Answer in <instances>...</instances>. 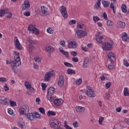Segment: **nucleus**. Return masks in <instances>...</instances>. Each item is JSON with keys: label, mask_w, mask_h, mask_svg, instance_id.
<instances>
[{"label": "nucleus", "mask_w": 129, "mask_h": 129, "mask_svg": "<svg viewBox=\"0 0 129 129\" xmlns=\"http://www.w3.org/2000/svg\"><path fill=\"white\" fill-rule=\"evenodd\" d=\"M53 44L49 43L47 44L45 47V51L47 52V53H52V52H54L55 51V48L53 47Z\"/></svg>", "instance_id": "f8f14e48"}, {"label": "nucleus", "mask_w": 129, "mask_h": 129, "mask_svg": "<svg viewBox=\"0 0 129 129\" xmlns=\"http://www.w3.org/2000/svg\"><path fill=\"white\" fill-rule=\"evenodd\" d=\"M38 110L41 113H42V114H45V109H44V108L40 107L38 109Z\"/></svg>", "instance_id": "37998d69"}, {"label": "nucleus", "mask_w": 129, "mask_h": 129, "mask_svg": "<svg viewBox=\"0 0 129 129\" xmlns=\"http://www.w3.org/2000/svg\"><path fill=\"white\" fill-rule=\"evenodd\" d=\"M29 44V51L31 53V52H33L35 49V41H33V40L29 39L28 41Z\"/></svg>", "instance_id": "ddd939ff"}, {"label": "nucleus", "mask_w": 129, "mask_h": 129, "mask_svg": "<svg viewBox=\"0 0 129 129\" xmlns=\"http://www.w3.org/2000/svg\"><path fill=\"white\" fill-rule=\"evenodd\" d=\"M29 91L31 92V93H34V91H35V89L34 88H30L29 89Z\"/></svg>", "instance_id": "774afa93"}, {"label": "nucleus", "mask_w": 129, "mask_h": 129, "mask_svg": "<svg viewBox=\"0 0 129 129\" xmlns=\"http://www.w3.org/2000/svg\"><path fill=\"white\" fill-rule=\"evenodd\" d=\"M28 31H32L33 34L39 35V30L36 28V25L30 24L28 27Z\"/></svg>", "instance_id": "6e6552de"}, {"label": "nucleus", "mask_w": 129, "mask_h": 129, "mask_svg": "<svg viewBox=\"0 0 129 129\" xmlns=\"http://www.w3.org/2000/svg\"><path fill=\"white\" fill-rule=\"evenodd\" d=\"M123 64L125 67H129V63L128 61H127V59H124L123 60Z\"/></svg>", "instance_id": "ea45409f"}, {"label": "nucleus", "mask_w": 129, "mask_h": 129, "mask_svg": "<svg viewBox=\"0 0 129 129\" xmlns=\"http://www.w3.org/2000/svg\"><path fill=\"white\" fill-rule=\"evenodd\" d=\"M27 117L28 119H29V120H34V114L33 113H28L27 114Z\"/></svg>", "instance_id": "bb28decb"}, {"label": "nucleus", "mask_w": 129, "mask_h": 129, "mask_svg": "<svg viewBox=\"0 0 129 129\" xmlns=\"http://www.w3.org/2000/svg\"><path fill=\"white\" fill-rule=\"evenodd\" d=\"M72 60L73 61V62H75L76 63L79 61L78 57H74L72 59Z\"/></svg>", "instance_id": "4d7b16f0"}, {"label": "nucleus", "mask_w": 129, "mask_h": 129, "mask_svg": "<svg viewBox=\"0 0 129 129\" xmlns=\"http://www.w3.org/2000/svg\"><path fill=\"white\" fill-rule=\"evenodd\" d=\"M33 116L35 118H37L38 119H39V118H41V115L40 114L37 113V112H33Z\"/></svg>", "instance_id": "473e14b6"}, {"label": "nucleus", "mask_w": 129, "mask_h": 129, "mask_svg": "<svg viewBox=\"0 0 129 129\" xmlns=\"http://www.w3.org/2000/svg\"><path fill=\"white\" fill-rule=\"evenodd\" d=\"M101 81H104L106 79L105 77H104V75H102V76L100 77Z\"/></svg>", "instance_id": "0e129e2a"}, {"label": "nucleus", "mask_w": 129, "mask_h": 129, "mask_svg": "<svg viewBox=\"0 0 129 129\" xmlns=\"http://www.w3.org/2000/svg\"><path fill=\"white\" fill-rule=\"evenodd\" d=\"M58 85L59 87H62L64 86V77L60 76L58 80Z\"/></svg>", "instance_id": "a211bd4d"}, {"label": "nucleus", "mask_w": 129, "mask_h": 129, "mask_svg": "<svg viewBox=\"0 0 129 129\" xmlns=\"http://www.w3.org/2000/svg\"><path fill=\"white\" fill-rule=\"evenodd\" d=\"M76 110L77 111V112L82 113V112H84V111H85V108H84V107L78 106V107H76Z\"/></svg>", "instance_id": "412c9836"}, {"label": "nucleus", "mask_w": 129, "mask_h": 129, "mask_svg": "<svg viewBox=\"0 0 129 129\" xmlns=\"http://www.w3.org/2000/svg\"><path fill=\"white\" fill-rule=\"evenodd\" d=\"M101 2V0H98L97 1L96 3L95 4L94 9L97 10L98 9H99V8H100Z\"/></svg>", "instance_id": "c85d7f7f"}, {"label": "nucleus", "mask_w": 129, "mask_h": 129, "mask_svg": "<svg viewBox=\"0 0 129 129\" xmlns=\"http://www.w3.org/2000/svg\"><path fill=\"white\" fill-rule=\"evenodd\" d=\"M64 65H65V66H67V67H73V65H72V64L67 62H64Z\"/></svg>", "instance_id": "49530a36"}, {"label": "nucleus", "mask_w": 129, "mask_h": 129, "mask_svg": "<svg viewBox=\"0 0 129 129\" xmlns=\"http://www.w3.org/2000/svg\"><path fill=\"white\" fill-rule=\"evenodd\" d=\"M41 13L44 16H48L50 13L48 11V8L46 7L45 6H41Z\"/></svg>", "instance_id": "f3484780"}, {"label": "nucleus", "mask_w": 129, "mask_h": 129, "mask_svg": "<svg viewBox=\"0 0 129 129\" xmlns=\"http://www.w3.org/2000/svg\"><path fill=\"white\" fill-rule=\"evenodd\" d=\"M111 86V82H109L105 84L106 89H108Z\"/></svg>", "instance_id": "a18cd8bd"}, {"label": "nucleus", "mask_w": 129, "mask_h": 129, "mask_svg": "<svg viewBox=\"0 0 129 129\" xmlns=\"http://www.w3.org/2000/svg\"><path fill=\"white\" fill-rule=\"evenodd\" d=\"M89 58L88 57H86L84 60V62L88 64L89 63Z\"/></svg>", "instance_id": "680f3d73"}, {"label": "nucleus", "mask_w": 129, "mask_h": 129, "mask_svg": "<svg viewBox=\"0 0 129 129\" xmlns=\"http://www.w3.org/2000/svg\"><path fill=\"white\" fill-rule=\"evenodd\" d=\"M41 87L42 88V90L45 91L46 90V88H47V85L45 83H42L41 85Z\"/></svg>", "instance_id": "603ef678"}, {"label": "nucleus", "mask_w": 129, "mask_h": 129, "mask_svg": "<svg viewBox=\"0 0 129 129\" xmlns=\"http://www.w3.org/2000/svg\"><path fill=\"white\" fill-rule=\"evenodd\" d=\"M103 120H104V117H100L98 121L99 124H100L101 125H102V122L103 121Z\"/></svg>", "instance_id": "79ce46f5"}, {"label": "nucleus", "mask_w": 129, "mask_h": 129, "mask_svg": "<svg viewBox=\"0 0 129 129\" xmlns=\"http://www.w3.org/2000/svg\"><path fill=\"white\" fill-rule=\"evenodd\" d=\"M108 58L111 62H114L115 61V56H114L112 52L108 53Z\"/></svg>", "instance_id": "6ab92c4d"}, {"label": "nucleus", "mask_w": 129, "mask_h": 129, "mask_svg": "<svg viewBox=\"0 0 129 129\" xmlns=\"http://www.w3.org/2000/svg\"><path fill=\"white\" fill-rule=\"evenodd\" d=\"M85 93L87 95V97H90V98H94V97H95V92L92 90L90 86H87V90L85 91Z\"/></svg>", "instance_id": "20e7f679"}, {"label": "nucleus", "mask_w": 129, "mask_h": 129, "mask_svg": "<svg viewBox=\"0 0 129 129\" xmlns=\"http://www.w3.org/2000/svg\"><path fill=\"white\" fill-rule=\"evenodd\" d=\"M24 15L25 16V17H29L31 15V12H26L24 13Z\"/></svg>", "instance_id": "6e6d98bb"}, {"label": "nucleus", "mask_w": 129, "mask_h": 129, "mask_svg": "<svg viewBox=\"0 0 129 129\" xmlns=\"http://www.w3.org/2000/svg\"><path fill=\"white\" fill-rule=\"evenodd\" d=\"M122 39L123 41H125V42L127 41V40H129L128 35L126 33L123 32L122 34Z\"/></svg>", "instance_id": "5701e85b"}, {"label": "nucleus", "mask_w": 129, "mask_h": 129, "mask_svg": "<svg viewBox=\"0 0 129 129\" xmlns=\"http://www.w3.org/2000/svg\"><path fill=\"white\" fill-rule=\"evenodd\" d=\"M15 46L18 50H22L23 49V47L22 46V45H21V43H20V41H19V39H18V37H15Z\"/></svg>", "instance_id": "2eb2a0df"}, {"label": "nucleus", "mask_w": 129, "mask_h": 129, "mask_svg": "<svg viewBox=\"0 0 129 129\" xmlns=\"http://www.w3.org/2000/svg\"><path fill=\"white\" fill-rule=\"evenodd\" d=\"M0 104L2 105H8V104H9L8 98H6L3 100L0 99Z\"/></svg>", "instance_id": "b1692460"}, {"label": "nucleus", "mask_w": 129, "mask_h": 129, "mask_svg": "<svg viewBox=\"0 0 129 129\" xmlns=\"http://www.w3.org/2000/svg\"><path fill=\"white\" fill-rule=\"evenodd\" d=\"M78 29H85V26L83 23H79L77 25Z\"/></svg>", "instance_id": "72a5a7b5"}, {"label": "nucleus", "mask_w": 129, "mask_h": 129, "mask_svg": "<svg viewBox=\"0 0 129 129\" xmlns=\"http://www.w3.org/2000/svg\"><path fill=\"white\" fill-rule=\"evenodd\" d=\"M6 12H7V9H3L0 10V17L2 18L6 15Z\"/></svg>", "instance_id": "e433bc0d"}, {"label": "nucleus", "mask_w": 129, "mask_h": 129, "mask_svg": "<svg viewBox=\"0 0 129 129\" xmlns=\"http://www.w3.org/2000/svg\"><path fill=\"white\" fill-rule=\"evenodd\" d=\"M113 45V41L112 40H109L106 43L102 44V49L105 51H110L112 49V45Z\"/></svg>", "instance_id": "7ed1b4c3"}, {"label": "nucleus", "mask_w": 129, "mask_h": 129, "mask_svg": "<svg viewBox=\"0 0 129 129\" xmlns=\"http://www.w3.org/2000/svg\"><path fill=\"white\" fill-rule=\"evenodd\" d=\"M121 11L123 13H124V14H126V13H127V10H126V6L125 5H122Z\"/></svg>", "instance_id": "c756f323"}, {"label": "nucleus", "mask_w": 129, "mask_h": 129, "mask_svg": "<svg viewBox=\"0 0 129 129\" xmlns=\"http://www.w3.org/2000/svg\"><path fill=\"white\" fill-rule=\"evenodd\" d=\"M73 124L74 127H78V122L75 121Z\"/></svg>", "instance_id": "e2e57ef3"}, {"label": "nucleus", "mask_w": 129, "mask_h": 129, "mask_svg": "<svg viewBox=\"0 0 129 129\" xmlns=\"http://www.w3.org/2000/svg\"><path fill=\"white\" fill-rule=\"evenodd\" d=\"M114 67H115L114 64H113V63H110L108 65V69H109V70H110V69H113V68H114Z\"/></svg>", "instance_id": "de8ad7c7"}, {"label": "nucleus", "mask_w": 129, "mask_h": 129, "mask_svg": "<svg viewBox=\"0 0 129 129\" xmlns=\"http://www.w3.org/2000/svg\"><path fill=\"white\" fill-rule=\"evenodd\" d=\"M34 60L35 62H41V58L40 57H35Z\"/></svg>", "instance_id": "bf43d9fd"}, {"label": "nucleus", "mask_w": 129, "mask_h": 129, "mask_svg": "<svg viewBox=\"0 0 129 129\" xmlns=\"http://www.w3.org/2000/svg\"><path fill=\"white\" fill-rule=\"evenodd\" d=\"M68 48L69 49H74L75 48H77V44L75 41H72L71 40H69L68 41Z\"/></svg>", "instance_id": "4468645a"}, {"label": "nucleus", "mask_w": 129, "mask_h": 129, "mask_svg": "<svg viewBox=\"0 0 129 129\" xmlns=\"http://www.w3.org/2000/svg\"><path fill=\"white\" fill-rule=\"evenodd\" d=\"M117 27L123 29L125 27V23L122 21H119L117 23Z\"/></svg>", "instance_id": "393cba45"}, {"label": "nucleus", "mask_w": 129, "mask_h": 129, "mask_svg": "<svg viewBox=\"0 0 129 129\" xmlns=\"http://www.w3.org/2000/svg\"><path fill=\"white\" fill-rule=\"evenodd\" d=\"M93 21L94 22H98V21H100V19L97 16H94Z\"/></svg>", "instance_id": "3c124183"}, {"label": "nucleus", "mask_w": 129, "mask_h": 129, "mask_svg": "<svg viewBox=\"0 0 129 129\" xmlns=\"http://www.w3.org/2000/svg\"><path fill=\"white\" fill-rule=\"evenodd\" d=\"M60 13L64 19H67L68 18V13H67V11L65 6H62L60 7Z\"/></svg>", "instance_id": "9b49d317"}, {"label": "nucleus", "mask_w": 129, "mask_h": 129, "mask_svg": "<svg viewBox=\"0 0 129 129\" xmlns=\"http://www.w3.org/2000/svg\"><path fill=\"white\" fill-rule=\"evenodd\" d=\"M25 85L27 89H30V88H32V85H31V84L29 83L28 82L25 83Z\"/></svg>", "instance_id": "4c0bfd02"}, {"label": "nucleus", "mask_w": 129, "mask_h": 129, "mask_svg": "<svg viewBox=\"0 0 129 129\" xmlns=\"http://www.w3.org/2000/svg\"><path fill=\"white\" fill-rule=\"evenodd\" d=\"M76 35H77L78 38H84L87 36V32L85 31H83L80 29H77L76 31Z\"/></svg>", "instance_id": "0eeeda50"}, {"label": "nucleus", "mask_w": 129, "mask_h": 129, "mask_svg": "<svg viewBox=\"0 0 129 129\" xmlns=\"http://www.w3.org/2000/svg\"><path fill=\"white\" fill-rule=\"evenodd\" d=\"M53 74H54V71L47 72L45 74V75L44 77V81L45 82H48V81H50V80L51 79V77L53 76Z\"/></svg>", "instance_id": "9d476101"}, {"label": "nucleus", "mask_w": 129, "mask_h": 129, "mask_svg": "<svg viewBox=\"0 0 129 129\" xmlns=\"http://www.w3.org/2000/svg\"><path fill=\"white\" fill-rule=\"evenodd\" d=\"M15 59H17V61L15 62L16 63L14 64L13 66H11V67L14 73L17 74V73H18L17 67H19V66H20V65L22 64V62L21 61V58L20 57V53L15 55Z\"/></svg>", "instance_id": "f257e3e1"}, {"label": "nucleus", "mask_w": 129, "mask_h": 129, "mask_svg": "<svg viewBox=\"0 0 129 129\" xmlns=\"http://www.w3.org/2000/svg\"><path fill=\"white\" fill-rule=\"evenodd\" d=\"M49 125L52 128H59V127L61 126V122L56 118H52L49 121Z\"/></svg>", "instance_id": "f03ea898"}, {"label": "nucleus", "mask_w": 129, "mask_h": 129, "mask_svg": "<svg viewBox=\"0 0 129 129\" xmlns=\"http://www.w3.org/2000/svg\"><path fill=\"white\" fill-rule=\"evenodd\" d=\"M30 8L31 4H30V1H29L28 0L25 1L22 4V11H28V10H30Z\"/></svg>", "instance_id": "1a4fd4ad"}, {"label": "nucleus", "mask_w": 129, "mask_h": 129, "mask_svg": "<svg viewBox=\"0 0 129 129\" xmlns=\"http://www.w3.org/2000/svg\"><path fill=\"white\" fill-rule=\"evenodd\" d=\"M20 113L22 115H27L30 111V109L29 108V106L27 105H24L21 107L19 109Z\"/></svg>", "instance_id": "423d86ee"}, {"label": "nucleus", "mask_w": 129, "mask_h": 129, "mask_svg": "<svg viewBox=\"0 0 129 129\" xmlns=\"http://www.w3.org/2000/svg\"><path fill=\"white\" fill-rule=\"evenodd\" d=\"M129 91L127 88H124L123 94L124 96H129Z\"/></svg>", "instance_id": "7c9ffc66"}, {"label": "nucleus", "mask_w": 129, "mask_h": 129, "mask_svg": "<svg viewBox=\"0 0 129 129\" xmlns=\"http://www.w3.org/2000/svg\"><path fill=\"white\" fill-rule=\"evenodd\" d=\"M4 90H5V91H9V90H10L9 87H8V84H5Z\"/></svg>", "instance_id": "864d4df0"}, {"label": "nucleus", "mask_w": 129, "mask_h": 129, "mask_svg": "<svg viewBox=\"0 0 129 129\" xmlns=\"http://www.w3.org/2000/svg\"><path fill=\"white\" fill-rule=\"evenodd\" d=\"M67 72L68 74H69V75L75 74V73H76L75 71L72 70V69H68Z\"/></svg>", "instance_id": "58836bf2"}, {"label": "nucleus", "mask_w": 129, "mask_h": 129, "mask_svg": "<svg viewBox=\"0 0 129 129\" xmlns=\"http://www.w3.org/2000/svg\"><path fill=\"white\" fill-rule=\"evenodd\" d=\"M107 26H113L114 25V23L110 20H108L107 21Z\"/></svg>", "instance_id": "c03bdc74"}, {"label": "nucleus", "mask_w": 129, "mask_h": 129, "mask_svg": "<svg viewBox=\"0 0 129 129\" xmlns=\"http://www.w3.org/2000/svg\"><path fill=\"white\" fill-rule=\"evenodd\" d=\"M103 17L105 20H107V14L105 12L103 13Z\"/></svg>", "instance_id": "338daca9"}, {"label": "nucleus", "mask_w": 129, "mask_h": 129, "mask_svg": "<svg viewBox=\"0 0 129 129\" xmlns=\"http://www.w3.org/2000/svg\"><path fill=\"white\" fill-rule=\"evenodd\" d=\"M47 32L48 34H53V29L49 27L47 29Z\"/></svg>", "instance_id": "09e8293b"}, {"label": "nucleus", "mask_w": 129, "mask_h": 129, "mask_svg": "<svg viewBox=\"0 0 129 129\" xmlns=\"http://www.w3.org/2000/svg\"><path fill=\"white\" fill-rule=\"evenodd\" d=\"M47 114L48 116H55L56 115V113L52 111H48Z\"/></svg>", "instance_id": "c9c22d12"}, {"label": "nucleus", "mask_w": 129, "mask_h": 129, "mask_svg": "<svg viewBox=\"0 0 129 129\" xmlns=\"http://www.w3.org/2000/svg\"><path fill=\"white\" fill-rule=\"evenodd\" d=\"M60 45H61L62 47H65L66 46V45H65V41L63 40L60 41Z\"/></svg>", "instance_id": "13d9d810"}, {"label": "nucleus", "mask_w": 129, "mask_h": 129, "mask_svg": "<svg viewBox=\"0 0 129 129\" xmlns=\"http://www.w3.org/2000/svg\"><path fill=\"white\" fill-rule=\"evenodd\" d=\"M102 4L104 8H105V9H106V8H108V7H109V2L108 1L103 0V1H102Z\"/></svg>", "instance_id": "cd10ccee"}, {"label": "nucleus", "mask_w": 129, "mask_h": 129, "mask_svg": "<svg viewBox=\"0 0 129 129\" xmlns=\"http://www.w3.org/2000/svg\"><path fill=\"white\" fill-rule=\"evenodd\" d=\"M76 83L78 85H80V84H81V83H82V79L80 78L79 80H77Z\"/></svg>", "instance_id": "8fccbe9b"}, {"label": "nucleus", "mask_w": 129, "mask_h": 129, "mask_svg": "<svg viewBox=\"0 0 129 129\" xmlns=\"http://www.w3.org/2000/svg\"><path fill=\"white\" fill-rule=\"evenodd\" d=\"M6 14L8 15L7 17L8 19H11L13 17V14L8 10H6Z\"/></svg>", "instance_id": "f704fd0d"}, {"label": "nucleus", "mask_w": 129, "mask_h": 129, "mask_svg": "<svg viewBox=\"0 0 129 129\" xmlns=\"http://www.w3.org/2000/svg\"><path fill=\"white\" fill-rule=\"evenodd\" d=\"M18 61V59H15V56L14 57V59L11 60V61L9 60H7L6 63L8 65L10 64L11 66H14V64H16V62Z\"/></svg>", "instance_id": "4be33fe9"}, {"label": "nucleus", "mask_w": 129, "mask_h": 129, "mask_svg": "<svg viewBox=\"0 0 129 129\" xmlns=\"http://www.w3.org/2000/svg\"><path fill=\"white\" fill-rule=\"evenodd\" d=\"M53 102L55 105H56V106H59V105H61L62 103H63V101L61 99H57L54 100Z\"/></svg>", "instance_id": "aec40b11"}, {"label": "nucleus", "mask_w": 129, "mask_h": 129, "mask_svg": "<svg viewBox=\"0 0 129 129\" xmlns=\"http://www.w3.org/2000/svg\"><path fill=\"white\" fill-rule=\"evenodd\" d=\"M7 81V78L4 77L0 78V82H6Z\"/></svg>", "instance_id": "5fc2aeb1"}, {"label": "nucleus", "mask_w": 129, "mask_h": 129, "mask_svg": "<svg viewBox=\"0 0 129 129\" xmlns=\"http://www.w3.org/2000/svg\"><path fill=\"white\" fill-rule=\"evenodd\" d=\"M100 35H101L100 32H98L97 33V35L96 36V40L99 44H103L102 39H103V36H100Z\"/></svg>", "instance_id": "dca6fc26"}, {"label": "nucleus", "mask_w": 129, "mask_h": 129, "mask_svg": "<svg viewBox=\"0 0 129 129\" xmlns=\"http://www.w3.org/2000/svg\"><path fill=\"white\" fill-rule=\"evenodd\" d=\"M58 50H59V52H60V53H62V54L66 56V57H69V53H68V52L65 51L64 50H63V48L60 47L58 48Z\"/></svg>", "instance_id": "a878e982"}, {"label": "nucleus", "mask_w": 129, "mask_h": 129, "mask_svg": "<svg viewBox=\"0 0 129 129\" xmlns=\"http://www.w3.org/2000/svg\"><path fill=\"white\" fill-rule=\"evenodd\" d=\"M8 111V113H9V114L12 115V114H13V113H14V112H13V110H12V109H11V108H9Z\"/></svg>", "instance_id": "69168bd1"}, {"label": "nucleus", "mask_w": 129, "mask_h": 129, "mask_svg": "<svg viewBox=\"0 0 129 129\" xmlns=\"http://www.w3.org/2000/svg\"><path fill=\"white\" fill-rule=\"evenodd\" d=\"M54 92H55V88L53 87H50L47 91V99L52 102L54 100V98H53V95H54Z\"/></svg>", "instance_id": "39448f33"}, {"label": "nucleus", "mask_w": 129, "mask_h": 129, "mask_svg": "<svg viewBox=\"0 0 129 129\" xmlns=\"http://www.w3.org/2000/svg\"><path fill=\"white\" fill-rule=\"evenodd\" d=\"M9 103H10V105L11 106H12V107H14V106H17V103H16V102L15 101H13L12 100H11Z\"/></svg>", "instance_id": "a19ab883"}, {"label": "nucleus", "mask_w": 129, "mask_h": 129, "mask_svg": "<svg viewBox=\"0 0 129 129\" xmlns=\"http://www.w3.org/2000/svg\"><path fill=\"white\" fill-rule=\"evenodd\" d=\"M71 55H72V56H74V57H76V56L77 55V52L76 51H72Z\"/></svg>", "instance_id": "052dcab7"}, {"label": "nucleus", "mask_w": 129, "mask_h": 129, "mask_svg": "<svg viewBox=\"0 0 129 129\" xmlns=\"http://www.w3.org/2000/svg\"><path fill=\"white\" fill-rule=\"evenodd\" d=\"M18 125L21 128H23L24 125H25V123L24 122V121H23V120H20L18 121Z\"/></svg>", "instance_id": "2f4dec72"}]
</instances>
